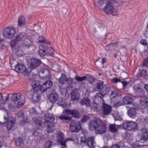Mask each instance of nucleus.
<instances>
[{
    "mask_svg": "<svg viewBox=\"0 0 148 148\" xmlns=\"http://www.w3.org/2000/svg\"><path fill=\"white\" fill-rule=\"evenodd\" d=\"M106 124L98 118L90 121L88 124L89 129L92 131L94 130L96 134L105 133L106 132Z\"/></svg>",
    "mask_w": 148,
    "mask_h": 148,
    "instance_id": "nucleus-1",
    "label": "nucleus"
},
{
    "mask_svg": "<svg viewBox=\"0 0 148 148\" xmlns=\"http://www.w3.org/2000/svg\"><path fill=\"white\" fill-rule=\"evenodd\" d=\"M57 141L61 145L63 146V147H66L67 145H66V142L65 140H57Z\"/></svg>",
    "mask_w": 148,
    "mask_h": 148,
    "instance_id": "nucleus-42",
    "label": "nucleus"
},
{
    "mask_svg": "<svg viewBox=\"0 0 148 148\" xmlns=\"http://www.w3.org/2000/svg\"><path fill=\"white\" fill-rule=\"evenodd\" d=\"M26 24L25 19L23 16H19L18 18L17 25L18 26H21Z\"/></svg>",
    "mask_w": 148,
    "mask_h": 148,
    "instance_id": "nucleus-23",
    "label": "nucleus"
},
{
    "mask_svg": "<svg viewBox=\"0 0 148 148\" xmlns=\"http://www.w3.org/2000/svg\"><path fill=\"white\" fill-rule=\"evenodd\" d=\"M124 129L126 131H135L138 129L137 124L135 122L127 121L123 123Z\"/></svg>",
    "mask_w": 148,
    "mask_h": 148,
    "instance_id": "nucleus-3",
    "label": "nucleus"
},
{
    "mask_svg": "<svg viewBox=\"0 0 148 148\" xmlns=\"http://www.w3.org/2000/svg\"><path fill=\"white\" fill-rule=\"evenodd\" d=\"M36 111L34 108H32L30 111V113L31 115H32L35 114H36Z\"/></svg>",
    "mask_w": 148,
    "mask_h": 148,
    "instance_id": "nucleus-61",
    "label": "nucleus"
},
{
    "mask_svg": "<svg viewBox=\"0 0 148 148\" xmlns=\"http://www.w3.org/2000/svg\"><path fill=\"white\" fill-rule=\"evenodd\" d=\"M141 142L138 140L137 142H135L134 143L133 146V148H141V146L142 145L139 144V142Z\"/></svg>",
    "mask_w": 148,
    "mask_h": 148,
    "instance_id": "nucleus-49",
    "label": "nucleus"
},
{
    "mask_svg": "<svg viewBox=\"0 0 148 148\" xmlns=\"http://www.w3.org/2000/svg\"><path fill=\"white\" fill-rule=\"evenodd\" d=\"M112 111V107L105 103L103 105L102 111L103 114L105 115L109 114Z\"/></svg>",
    "mask_w": 148,
    "mask_h": 148,
    "instance_id": "nucleus-15",
    "label": "nucleus"
},
{
    "mask_svg": "<svg viewBox=\"0 0 148 148\" xmlns=\"http://www.w3.org/2000/svg\"><path fill=\"white\" fill-rule=\"evenodd\" d=\"M34 93V91L32 89H31V91H26L25 92V95L29 99H32L33 97V95Z\"/></svg>",
    "mask_w": 148,
    "mask_h": 148,
    "instance_id": "nucleus-34",
    "label": "nucleus"
},
{
    "mask_svg": "<svg viewBox=\"0 0 148 148\" xmlns=\"http://www.w3.org/2000/svg\"><path fill=\"white\" fill-rule=\"evenodd\" d=\"M19 100L17 104V108H20L21 106L24 105V103L22 101H21L20 100Z\"/></svg>",
    "mask_w": 148,
    "mask_h": 148,
    "instance_id": "nucleus-56",
    "label": "nucleus"
},
{
    "mask_svg": "<svg viewBox=\"0 0 148 148\" xmlns=\"http://www.w3.org/2000/svg\"><path fill=\"white\" fill-rule=\"evenodd\" d=\"M18 42H17L15 39L12 40L11 41L10 43L11 47H14L15 46Z\"/></svg>",
    "mask_w": 148,
    "mask_h": 148,
    "instance_id": "nucleus-53",
    "label": "nucleus"
},
{
    "mask_svg": "<svg viewBox=\"0 0 148 148\" xmlns=\"http://www.w3.org/2000/svg\"><path fill=\"white\" fill-rule=\"evenodd\" d=\"M28 122L27 119H25L24 117L23 118V120L19 122V124L20 125L23 126L25 125V124L27 123Z\"/></svg>",
    "mask_w": 148,
    "mask_h": 148,
    "instance_id": "nucleus-50",
    "label": "nucleus"
},
{
    "mask_svg": "<svg viewBox=\"0 0 148 148\" xmlns=\"http://www.w3.org/2000/svg\"><path fill=\"white\" fill-rule=\"evenodd\" d=\"M103 92H101V91H99V92L97 94V96L98 97H99L101 99H103V98L105 96H103L102 95V94L103 93Z\"/></svg>",
    "mask_w": 148,
    "mask_h": 148,
    "instance_id": "nucleus-57",
    "label": "nucleus"
},
{
    "mask_svg": "<svg viewBox=\"0 0 148 148\" xmlns=\"http://www.w3.org/2000/svg\"><path fill=\"white\" fill-rule=\"evenodd\" d=\"M21 96V95L20 93H14L11 95L10 99L12 101L16 102L20 99Z\"/></svg>",
    "mask_w": 148,
    "mask_h": 148,
    "instance_id": "nucleus-21",
    "label": "nucleus"
},
{
    "mask_svg": "<svg viewBox=\"0 0 148 148\" xmlns=\"http://www.w3.org/2000/svg\"><path fill=\"white\" fill-rule=\"evenodd\" d=\"M47 47L45 44L40 45L39 47L38 54L41 57L44 56L47 54Z\"/></svg>",
    "mask_w": 148,
    "mask_h": 148,
    "instance_id": "nucleus-11",
    "label": "nucleus"
},
{
    "mask_svg": "<svg viewBox=\"0 0 148 148\" xmlns=\"http://www.w3.org/2000/svg\"><path fill=\"white\" fill-rule=\"evenodd\" d=\"M57 104L63 108L65 107L66 106L65 103H64L62 100H61L60 101H58L57 103Z\"/></svg>",
    "mask_w": 148,
    "mask_h": 148,
    "instance_id": "nucleus-48",
    "label": "nucleus"
},
{
    "mask_svg": "<svg viewBox=\"0 0 148 148\" xmlns=\"http://www.w3.org/2000/svg\"><path fill=\"white\" fill-rule=\"evenodd\" d=\"M110 131L113 133H115L118 132V129L115 124H110L109 126Z\"/></svg>",
    "mask_w": 148,
    "mask_h": 148,
    "instance_id": "nucleus-26",
    "label": "nucleus"
},
{
    "mask_svg": "<svg viewBox=\"0 0 148 148\" xmlns=\"http://www.w3.org/2000/svg\"><path fill=\"white\" fill-rule=\"evenodd\" d=\"M41 94L40 92L38 90L34 92L33 95V97L32 98V100L35 103H38L40 100Z\"/></svg>",
    "mask_w": 148,
    "mask_h": 148,
    "instance_id": "nucleus-18",
    "label": "nucleus"
},
{
    "mask_svg": "<svg viewBox=\"0 0 148 148\" xmlns=\"http://www.w3.org/2000/svg\"><path fill=\"white\" fill-rule=\"evenodd\" d=\"M79 94L76 90H73L71 93V99L73 101H78L79 98Z\"/></svg>",
    "mask_w": 148,
    "mask_h": 148,
    "instance_id": "nucleus-20",
    "label": "nucleus"
},
{
    "mask_svg": "<svg viewBox=\"0 0 148 148\" xmlns=\"http://www.w3.org/2000/svg\"><path fill=\"white\" fill-rule=\"evenodd\" d=\"M112 82L114 83H116L117 82H121V79L117 78L115 77L112 79Z\"/></svg>",
    "mask_w": 148,
    "mask_h": 148,
    "instance_id": "nucleus-52",
    "label": "nucleus"
},
{
    "mask_svg": "<svg viewBox=\"0 0 148 148\" xmlns=\"http://www.w3.org/2000/svg\"><path fill=\"white\" fill-rule=\"evenodd\" d=\"M30 63L31 69H35L39 67L42 63V62L40 60L34 58L31 59Z\"/></svg>",
    "mask_w": 148,
    "mask_h": 148,
    "instance_id": "nucleus-7",
    "label": "nucleus"
},
{
    "mask_svg": "<svg viewBox=\"0 0 148 148\" xmlns=\"http://www.w3.org/2000/svg\"><path fill=\"white\" fill-rule=\"evenodd\" d=\"M127 113L128 116L132 119H134L137 116L136 108H130L127 110Z\"/></svg>",
    "mask_w": 148,
    "mask_h": 148,
    "instance_id": "nucleus-14",
    "label": "nucleus"
},
{
    "mask_svg": "<svg viewBox=\"0 0 148 148\" xmlns=\"http://www.w3.org/2000/svg\"><path fill=\"white\" fill-rule=\"evenodd\" d=\"M58 138L57 140H62L64 139V135L62 132H60L58 134Z\"/></svg>",
    "mask_w": 148,
    "mask_h": 148,
    "instance_id": "nucleus-47",
    "label": "nucleus"
},
{
    "mask_svg": "<svg viewBox=\"0 0 148 148\" xmlns=\"http://www.w3.org/2000/svg\"><path fill=\"white\" fill-rule=\"evenodd\" d=\"M48 89L51 88L53 86V83L51 80H48L45 81L44 83Z\"/></svg>",
    "mask_w": 148,
    "mask_h": 148,
    "instance_id": "nucleus-37",
    "label": "nucleus"
},
{
    "mask_svg": "<svg viewBox=\"0 0 148 148\" xmlns=\"http://www.w3.org/2000/svg\"><path fill=\"white\" fill-rule=\"evenodd\" d=\"M48 89L45 84H43L41 86H40L39 88L37 90L40 92L43 93L46 92Z\"/></svg>",
    "mask_w": 148,
    "mask_h": 148,
    "instance_id": "nucleus-30",
    "label": "nucleus"
},
{
    "mask_svg": "<svg viewBox=\"0 0 148 148\" xmlns=\"http://www.w3.org/2000/svg\"><path fill=\"white\" fill-rule=\"evenodd\" d=\"M16 32V29L14 28L8 27L3 31V35L5 38L10 39L14 36Z\"/></svg>",
    "mask_w": 148,
    "mask_h": 148,
    "instance_id": "nucleus-4",
    "label": "nucleus"
},
{
    "mask_svg": "<svg viewBox=\"0 0 148 148\" xmlns=\"http://www.w3.org/2000/svg\"><path fill=\"white\" fill-rule=\"evenodd\" d=\"M49 73L48 70L45 68L41 69L39 72V75H44V76H47Z\"/></svg>",
    "mask_w": 148,
    "mask_h": 148,
    "instance_id": "nucleus-32",
    "label": "nucleus"
},
{
    "mask_svg": "<svg viewBox=\"0 0 148 148\" xmlns=\"http://www.w3.org/2000/svg\"><path fill=\"white\" fill-rule=\"evenodd\" d=\"M24 38V36L23 34H19L16 36L15 39L18 42L22 40Z\"/></svg>",
    "mask_w": 148,
    "mask_h": 148,
    "instance_id": "nucleus-43",
    "label": "nucleus"
},
{
    "mask_svg": "<svg viewBox=\"0 0 148 148\" xmlns=\"http://www.w3.org/2000/svg\"><path fill=\"white\" fill-rule=\"evenodd\" d=\"M15 71L18 73H24L25 75L28 76L31 70L28 71L29 69H27L25 66L23 64H18L15 66Z\"/></svg>",
    "mask_w": 148,
    "mask_h": 148,
    "instance_id": "nucleus-6",
    "label": "nucleus"
},
{
    "mask_svg": "<svg viewBox=\"0 0 148 148\" xmlns=\"http://www.w3.org/2000/svg\"><path fill=\"white\" fill-rule=\"evenodd\" d=\"M40 82L38 81H34L31 84L33 90L34 92L36 91L39 87Z\"/></svg>",
    "mask_w": 148,
    "mask_h": 148,
    "instance_id": "nucleus-22",
    "label": "nucleus"
},
{
    "mask_svg": "<svg viewBox=\"0 0 148 148\" xmlns=\"http://www.w3.org/2000/svg\"><path fill=\"white\" fill-rule=\"evenodd\" d=\"M72 110L68 108L64 109L63 111V114L66 115H71Z\"/></svg>",
    "mask_w": 148,
    "mask_h": 148,
    "instance_id": "nucleus-40",
    "label": "nucleus"
},
{
    "mask_svg": "<svg viewBox=\"0 0 148 148\" xmlns=\"http://www.w3.org/2000/svg\"><path fill=\"white\" fill-rule=\"evenodd\" d=\"M79 103L80 105L85 106L87 107L90 105V100L88 97H84L82 99Z\"/></svg>",
    "mask_w": 148,
    "mask_h": 148,
    "instance_id": "nucleus-17",
    "label": "nucleus"
},
{
    "mask_svg": "<svg viewBox=\"0 0 148 148\" xmlns=\"http://www.w3.org/2000/svg\"><path fill=\"white\" fill-rule=\"evenodd\" d=\"M103 10L108 14H112L113 16L118 14L117 12L115 10L111 2H108L106 3V5L104 7Z\"/></svg>",
    "mask_w": 148,
    "mask_h": 148,
    "instance_id": "nucleus-5",
    "label": "nucleus"
},
{
    "mask_svg": "<svg viewBox=\"0 0 148 148\" xmlns=\"http://www.w3.org/2000/svg\"><path fill=\"white\" fill-rule=\"evenodd\" d=\"M89 119L90 117L88 115L85 114L82 116L80 122L81 123H86Z\"/></svg>",
    "mask_w": 148,
    "mask_h": 148,
    "instance_id": "nucleus-39",
    "label": "nucleus"
},
{
    "mask_svg": "<svg viewBox=\"0 0 148 148\" xmlns=\"http://www.w3.org/2000/svg\"><path fill=\"white\" fill-rule=\"evenodd\" d=\"M95 145L94 136L90 137L87 138L86 146H88L90 148H94L95 147Z\"/></svg>",
    "mask_w": 148,
    "mask_h": 148,
    "instance_id": "nucleus-12",
    "label": "nucleus"
},
{
    "mask_svg": "<svg viewBox=\"0 0 148 148\" xmlns=\"http://www.w3.org/2000/svg\"><path fill=\"white\" fill-rule=\"evenodd\" d=\"M16 145L18 146H19L23 144V141L22 138L21 137H18L16 140Z\"/></svg>",
    "mask_w": 148,
    "mask_h": 148,
    "instance_id": "nucleus-41",
    "label": "nucleus"
},
{
    "mask_svg": "<svg viewBox=\"0 0 148 148\" xmlns=\"http://www.w3.org/2000/svg\"><path fill=\"white\" fill-rule=\"evenodd\" d=\"M47 54L50 55L51 56L53 55L54 52V50L52 47L48 48L47 47Z\"/></svg>",
    "mask_w": 148,
    "mask_h": 148,
    "instance_id": "nucleus-45",
    "label": "nucleus"
},
{
    "mask_svg": "<svg viewBox=\"0 0 148 148\" xmlns=\"http://www.w3.org/2000/svg\"><path fill=\"white\" fill-rule=\"evenodd\" d=\"M103 82H98L96 85V88L100 91H101L102 86H103Z\"/></svg>",
    "mask_w": 148,
    "mask_h": 148,
    "instance_id": "nucleus-46",
    "label": "nucleus"
},
{
    "mask_svg": "<svg viewBox=\"0 0 148 148\" xmlns=\"http://www.w3.org/2000/svg\"><path fill=\"white\" fill-rule=\"evenodd\" d=\"M143 65L148 66V58L145 59L143 61Z\"/></svg>",
    "mask_w": 148,
    "mask_h": 148,
    "instance_id": "nucleus-63",
    "label": "nucleus"
},
{
    "mask_svg": "<svg viewBox=\"0 0 148 148\" xmlns=\"http://www.w3.org/2000/svg\"><path fill=\"white\" fill-rule=\"evenodd\" d=\"M71 115V117L75 118H79L81 116L79 112L76 109L72 110Z\"/></svg>",
    "mask_w": 148,
    "mask_h": 148,
    "instance_id": "nucleus-24",
    "label": "nucleus"
},
{
    "mask_svg": "<svg viewBox=\"0 0 148 148\" xmlns=\"http://www.w3.org/2000/svg\"><path fill=\"white\" fill-rule=\"evenodd\" d=\"M91 108L93 109L94 111L97 112L99 110V105L97 103H94L92 105Z\"/></svg>",
    "mask_w": 148,
    "mask_h": 148,
    "instance_id": "nucleus-44",
    "label": "nucleus"
},
{
    "mask_svg": "<svg viewBox=\"0 0 148 148\" xmlns=\"http://www.w3.org/2000/svg\"><path fill=\"white\" fill-rule=\"evenodd\" d=\"M141 131L142 135L139 141L144 142L145 141L147 140L148 139V129L142 128L141 130Z\"/></svg>",
    "mask_w": 148,
    "mask_h": 148,
    "instance_id": "nucleus-13",
    "label": "nucleus"
},
{
    "mask_svg": "<svg viewBox=\"0 0 148 148\" xmlns=\"http://www.w3.org/2000/svg\"><path fill=\"white\" fill-rule=\"evenodd\" d=\"M110 96L111 99H113L118 95V93L117 90L113 88L111 92Z\"/></svg>",
    "mask_w": 148,
    "mask_h": 148,
    "instance_id": "nucleus-29",
    "label": "nucleus"
},
{
    "mask_svg": "<svg viewBox=\"0 0 148 148\" xmlns=\"http://www.w3.org/2000/svg\"><path fill=\"white\" fill-rule=\"evenodd\" d=\"M59 98V95L58 93L55 90H52L50 94L49 99L50 102L52 103H54L58 101Z\"/></svg>",
    "mask_w": 148,
    "mask_h": 148,
    "instance_id": "nucleus-9",
    "label": "nucleus"
},
{
    "mask_svg": "<svg viewBox=\"0 0 148 148\" xmlns=\"http://www.w3.org/2000/svg\"><path fill=\"white\" fill-rule=\"evenodd\" d=\"M87 78V77L86 76H84L82 77H80L79 76L76 75L75 77V79L77 81L82 82L85 80Z\"/></svg>",
    "mask_w": 148,
    "mask_h": 148,
    "instance_id": "nucleus-35",
    "label": "nucleus"
},
{
    "mask_svg": "<svg viewBox=\"0 0 148 148\" xmlns=\"http://www.w3.org/2000/svg\"><path fill=\"white\" fill-rule=\"evenodd\" d=\"M73 79L70 77H69L68 78H66V82L69 85H71L73 83Z\"/></svg>",
    "mask_w": 148,
    "mask_h": 148,
    "instance_id": "nucleus-54",
    "label": "nucleus"
},
{
    "mask_svg": "<svg viewBox=\"0 0 148 148\" xmlns=\"http://www.w3.org/2000/svg\"><path fill=\"white\" fill-rule=\"evenodd\" d=\"M38 42L39 43H44L48 44H50V42L47 40L45 39L44 37L43 36H39Z\"/></svg>",
    "mask_w": 148,
    "mask_h": 148,
    "instance_id": "nucleus-31",
    "label": "nucleus"
},
{
    "mask_svg": "<svg viewBox=\"0 0 148 148\" xmlns=\"http://www.w3.org/2000/svg\"><path fill=\"white\" fill-rule=\"evenodd\" d=\"M87 80L90 83L92 84L95 82V79L92 76H89L87 78Z\"/></svg>",
    "mask_w": 148,
    "mask_h": 148,
    "instance_id": "nucleus-51",
    "label": "nucleus"
},
{
    "mask_svg": "<svg viewBox=\"0 0 148 148\" xmlns=\"http://www.w3.org/2000/svg\"><path fill=\"white\" fill-rule=\"evenodd\" d=\"M117 43H114V42L112 43L110 45H107L105 47V49L109 51L112 50L113 49V47L114 46H116Z\"/></svg>",
    "mask_w": 148,
    "mask_h": 148,
    "instance_id": "nucleus-36",
    "label": "nucleus"
},
{
    "mask_svg": "<svg viewBox=\"0 0 148 148\" xmlns=\"http://www.w3.org/2000/svg\"><path fill=\"white\" fill-rule=\"evenodd\" d=\"M120 146L118 144L113 145L110 147V148H119Z\"/></svg>",
    "mask_w": 148,
    "mask_h": 148,
    "instance_id": "nucleus-62",
    "label": "nucleus"
},
{
    "mask_svg": "<svg viewBox=\"0 0 148 148\" xmlns=\"http://www.w3.org/2000/svg\"><path fill=\"white\" fill-rule=\"evenodd\" d=\"M53 145V143L50 140H48L46 142L45 146L46 148H50Z\"/></svg>",
    "mask_w": 148,
    "mask_h": 148,
    "instance_id": "nucleus-38",
    "label": "nucleus"
},
{
    "mask_svg": "<svg viewBox=\"0 0 148 148\" xmlns=\"http://www.w3.org/2000/svg\"><path fill=\"white\" fill-rule=\"evenodd\" d=\"M24 115V112L22 111H20L18 113V116L19 117L23 116Z\"/></svg>",
    "mask_w": 148,
    "mask_h": 148,
    "instance_id": "nucleus-64",
    "label": "nucleus"
},
{
    "mask_svg": "<svg viewBox=\"0 0 148 148\" xmlns=\"http://www.w3.org/2000/svg\"><path fill=\"white\" fill-rule=\"evenodd\" d=\"M45 119L44 123L47 126V131L48 133H51L54 131L55 129L53 123V122L55 119L54 115L47 112L44 114Z\"/></svg>",
    "mask_w": 148,
    "mask_h": 148,
    "instance_id": "nucleus-2",
    "label": "nucleus"
},
{
    "mask_svg": "<svg viewBox=\"0 0 148 148\" xmlns=\"http://www.w3.org/2000/svg\"><path fill=\"white\" fill-rule=\"evenodd\" d=\"M140 43L143 45H146L147 44L146 40L145 39L141 40L140 41Z\"/></svg>",
    "mask_w": 148,
    "mask_h": 148,
    "instance_id": "nucleus-59",
    "label": "nucleus"
},
{
    "mask_svg": "<svg viewBox=\"0 0 148 148\" xmlns=\"http://www.w3.org/2000/svg\"><path fill=\"white\" fill-rule=\"evenodd\" d=\"M140 104L145 107L148 106V98L147 97H143L140 99Z\"/></svg>",
    "mask_w": 148,
    "mask_h": 148,
    "instance_id": "nucleus-27",
    "label": "nucleus"
},
{
    "mask_svg": "<svg viewBox=\"0 0 148 148\" xmlns=\"http://www.w3.org/2000/svg\"><path fill=\"white\" fill-rule=\"evenodd\" d=\"M32 120L35 122V125L38 130H41L42 129V119L40 117H33Z\"/></svg>",
    "mask_w": 148,
    "mask_h": 148,
    "instance_id": "nucleus-10",
    "label": "nucleus"
},
{
    "mask_svg": "<svg viewBox=\"0 0 148 148\" xmlns=\"http://www.w3.org/2000/svg\"><path fill=\"white\" fill-rule=\"evenodd\" d=\"M123 103L125 104H130L132 103L133 99L132 97L128 96H125L123 98Z\"/></svg>",
    "mask_w": 148,
    "mask_h": 148,
    "instance_id": "nucleus-25",
    "label": "nucleus"
},
{
    "mask_svg": "<svg viewBox=\"0 0 148 148\" xmlns=\"http://www.w3.org/2000/svg\"><path fill=\"white\" fill-rule=\"evenodd\" d=\"M70 129L72 132H78L81 128L80 123L77 121H72L70 124Z\"/></svg>",
    "mask_w": 148,
    "mask_h": 148,
    "instance_id": "nucleus-8",
    "label": "nucleus"
},
{
    "mask_svg": "<svg viewBox=\"0 0 148 148\" xmlns=\"http://www.w3.org/2000/svg\"><path fill=\"white\" fill-rule=\"evenodd\" d=\"M59 119L64 123H69V122L72 120L71 117L69 116H66L64 114L60 115L59 116Z\"/></svg>",
    "mask_w": 148,
    "mask_h": 148,
    "instance_id": "nucleus-19",
    "label": "nucleus"
},
{
    "mask_svg": "<svg viewBox=\"0 0 148 148\" xmlns=\"http://www.w3.org/2000/svg\"><path fill=\"white\" fill-rule=\"evenodd\" d=\"M66 77L65 74H62L61 77L58 79V82L61 84H64L66 82Z\"/></svg>",
    "mask_w": 148,
    "mask_h": 148,
    "instance_id": "nucleus-28",
    "label": "nucleus"
},
{
    "mask_svg": "<svg viewBox=\"0 0 148 148\" xmlns=\"http://www.w3.org/2000/svg\"><path fill=\"white\" fill-rule=\"evenodd\" d=\"M86 141L87 139L86 138H81V143H83L86 145Z\"/></svg>",
    "mask_w": 148,
    "mask_h": 148,
    "instance_id": "nucleus-60",
    "label": "nucleus"
},
{
    "mask_svg": "<svg viewBox=\"0 0 148 148\" xmlns=\"http://www.w3.org/2000/svg\"><path fill=\"white\" fill-rule=\"evenodd\" d=\"M3 118L4 120V122H3V123H5V122L8 121V114L7 112H6L5 114L4 115Z\"/></svg>",
    "mask_w": 148,
    "mask_h": 148,
    "instance_id": "nucleus-55",
    "label": "nucleus"
},
{
    "mask_svg": "<svg viewBox=\"0 0 148 148\" xmlns=\"http://www.w3.org/2000/svg\"><path fill=\"white\" fill-rule=\"evenodd\" d=\"M133 88V89L136 91H137L138 90L140 89L139 86V85H138V84L135 85L134 86Z\"/></svg>",
    "mask_w": 148,
    "mask_h": 148,
    "instance_id": "nucleus-58",
    "label": "nucleus"
},
{
    "mask_svg": "<svg viewBox=\"0 0 148 148\" xmlns=\"http://www.w3.org/2000/svg\"><path fill=\"white\" fill-rule=\"evenodd\" d=\"M15 123V121L14 120H11L8 121L6 125V127L8 130H10L13 126Z\"/></svg>",
    "mask_w": 148,
    "mask_h": 148,
    "instance_id": "nucleus-33",
    "label": "nucleus"
},
{
    "mask_svg": "<svg viewBox=\"0 0 148 148\" xmlns=\"http://www.w3.org/2000/svg\"><path fill=\"white\" fill-rule=\"evenodd\" d=\"M112 88L109 86L108 84H105L102 86L101 92H103L102 94L103 96H105L106 94H108L112 91Z\"/></svg>",
    "mask_w": 148,
    "mask_h": 148,
    "instance_id": "nucleus-16",
    "label": "nucleus"
}]
</instances>
